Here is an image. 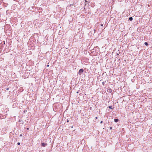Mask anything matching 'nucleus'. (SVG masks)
<instances>
[{
  "mask_svg": "<svg viewBox=\"0 0 152 152\" xmlns=\"http://www.w3.org/2000/svg\"><path fill=\"white\" fill-rule=\"evenodd\" d=\"M84 70L83 69H80L78 71V74L81 75L83 72Z\"/></svg>",
  "mask_w": 152,
  "mask_h": 152,
  "instance_id": "nucleus-1",
  "label": "nucleus"
},
{
  "mask_svg": "<svg viewBox=\"0 0 152 152\" xmlns=\"http://www.w3.org/2000/svg\"><path fill=\"white\" fill-rule=\"evenodd\" d=\"M46 144L45 143H41V145L43 147H45L46 145Z\"/></svg>",
  "mask_w": 152,
  "mask_h": 152,
  "instance_id": "nucleus-2",
  "label": "nucleus"
},
{
  "mask_svg": "<svg viewBox=\"0 0 152 152\" xmlns=\"http://www.w3.org/2000/svg\"><path fill=\"white\" fill-rule=\"evenodd\" d=\"M107 91L111 93L112 92V90L111 88H109L107 90Z\"/></svg>",
  "mask_w": 152,
  "mask_h": 152,
  "instance_id": "nucleus-3",
  "label": "nucleus"
},
{
  "mask_svg": "<svg viewBox=\"0 0 152 152\" xmlns=\"http://www.w3.org/2000/svg\"><path fill=\"white\" fill-rule=\"evenodd\" d=\"M114 121L116 123L119 120L118 119H114Z\"/></svg>",
  "mask_w": 152,
  "mask_h": 152,
  "instance_id": "nucleus-4",
  "label": "nucleus"
},
{
  "mask_svg": "<svg viewBox=\"0 0 152 152\" xmlns=\"http://www.w3.org/2000/svg\"><path fill=\"white\" fill-rule=\"evenodd\" d=\"M108 108L110 109H113V106H110L108 107Z\"/></svg>",
  "mask_w": 152,
  "mask_h": 152,
  "instance_id": "nucleus-5",
  "label": "nucleus"
},
{
  "mask_svg": "<svg viewBox=\"0 0 152 152\" xmlns=\"http://www.w3.org/2000/svg\"><path fill=\"white\" fill-rule=\"evenodd\" d=\"M129 20L130 21H132L133 20V18L132 17H130L129 18Z\"/></svg>",
  "mask_w": 152,
  "mask_h": 152,
  "instance_id": "nucleus-6",
  "label": "nucleus"
},
{
  "mask_svg": "<svg viewBox=\"0 0 152 152\" xmlns=\"http://www.w3.org/2000/svg\"><path fill=\"white\" fill-rule=\"evenodd\" d=\"M144 44H145V45L146 46H148V43L147 42H145L144 43Z\"/></svg>",
  "mask_w": 152,
  "mask_h": 152,
  "instance_id": "nucleus-7",
  "label": "nucleus"
},
{
  "mask_svg": "<svg viewBox=\"0 0 152 152\" xmlns=\"http://www.w3.org/2000/svg\"><path fill=\"white\" fill-rule=\"evenodd\" d=\"M2 43H3V44L4 45L5 44V41H4L2 42Z\"/></svg>",
  "mask_w": 152,
  "mask_h": 152,
  "instance_id": "nucleus-8",
  "label": "nucleus"
},
{
  "mask_svg": "<svg viewBox=\"0 0 152 152\" xmlns=\"http://www.w3.org/2000/svg\"><path fill=\"white\" fill-rule=\"evenodd\" d=\"M17 144L18 145H19L20 144V143L19 142H18L17 143Z\"/></svg>",
  "mask_w": 152,
  "mask_h": 152,
  "instance_id": "nucleus-9",
  "label": "nucleus"
},
{
  "mask_svg": "<svg viewBox=\"0 0 152 152\" xmlns=\"http://www.w3.org/2000/svg\"><path fill=\"white\" fill-rule=\"evenodd\" d=\"M6 90H7V91H8V90H9V88H6Z\"/></svg>",
  "mask_w": 152,
  "mask_h": 152,
  "instance_id": "nucleus-10",
  "label": "nucleus"
},
{
  "mask_svg": "<svg viewBox=\"0 0 152 152\" xmlns=\"http://www.w3.org/2000/svg\"><path fill=\"white\" fill-rule=\"evenodd\" d=\"M112 129V127H110V129Z\"/></svg>",
  "mask_w": 152,
  "mask_h": 152,
  "instance_id": "nucleus-11",
  "label": "nucleus"
},
{
  "mask_svg": "<svg viewBox=\"0 0 152 152\" xmlns=\"http://www.w3.org/2000/svg\"><path fill=\"white\" fill-rule=\"evenodd\" d=\"M102 122H103V121H101L100 122V123H102Z\"/></svg>",
  "mask_w": 152,
  "mask_h": 152,
  "instance_id": "nucleus-12",
  "label": "nucleus"
},
{
  "mask_svg": "<svg viewBox=\"0 0 152 152\" xmlns=\"http://www.w3.org/2000/svg\"><path fill=\"white\" fill-rule=\"evenodd\" d=\"M22 136V134H20V137H21V136Z\"/></svg>",
  "mask_w": 152,
  "mask_h": 152,
  "instance_id": "nucleus-13",
  "label": "nucleus"
},
{
  "mask_svg": "<svg viewBox=\"0 0 152 152\" xmlns=\"http://www.w3.org/2000/svg\"><path fill=\"white\" fill-rule=\"evenodd\" d=\"M67 122H69V120H67Z\"/></svg>",
  "mask_w": 152,
  "mask_h": 152,
  "instance_id": "nucleus-14",
  "label": "nucleus"
},
{
  "mask_svg": "<svg viewBox=\"0 0 152 152\" xmlns=\"http://www.w3.org/2000/svg\"><path fill=\"white\" fill-rule=\"evenodd\" d=\"M26 129H27V130H28L29 128H27Z\"/></svg>",
  "mask_w": 152,
  "mask_h": 152,
  "instance_id": "nucleus-15",
  "label": "nucleus"
},
{
  "mask_svg": "<svg viewBox=\"0 0 152 152\" xmlns=\"http://www.w3.org/2000/svg\"><path fill=\"white\" fill-rule=\"evenodd\" d=\"M77 94H78V93H79V92H78V91H77Z\"/></svg>",
  "mask_w": 152,
  "mask_h": 152,
  "instance_id": "nucleus-16",
  "label": "nucleus"
},
{
  "mask_svg": "<svg viewBox=\"0 0 152 152\" xmlns=\"http://www.w3.org/2000/svg\"><path fill=\"white\" fill-rule=\"evenodd\" d=\"M103 24H102V25H101V26H103Z\"/></svg>",
  "mask_w": 152,
  "mask_h": 152,
  "instance_id": "nucleus-17",
  "label": "nucleus"
},
{
  "mask_svg": "<svg viewBox=\"0 0 152 152\" xmlns=\"http://www.w3.org/2000/svg\"><path fill=\"white\" fill-rule=\"evenodd\" d=\"M97 117H96V119H97Z\"/></svg>",
  "mask_w": 152,
  "mask_h": 152,
  "instance_id": "nucleus-18",
  "label": "nucleus"
}]
</instances>
